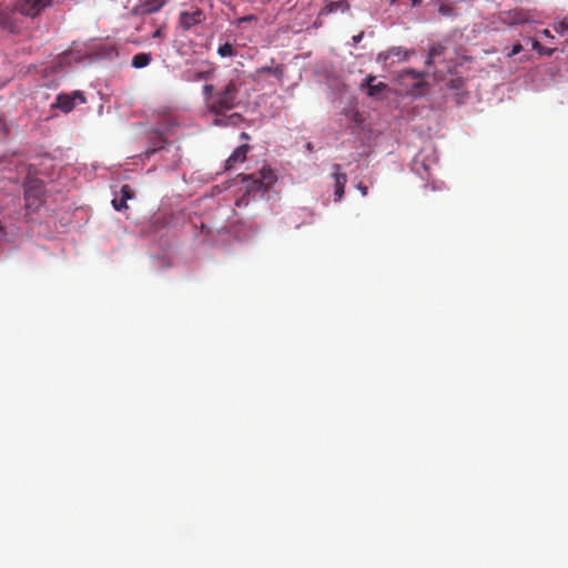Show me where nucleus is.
<instances>
[{
  "label": "nucleus",
  "mask_w": 568,
  "mask_h": 568,
  "mask_svg": "<svg viewBox=\"0 0 568 568\" xmlns=\"http://www.w3.org/2000/svg\"><path fill=\"white\" fill-rule=\"evenodd\" d=\"M363 37H364V32H361V33H358L357 36H354V37H353V42H354V43H358V42H361V41H362V39H363Z\"/></svg>",
  "instance_id": "c85d7f7f"
},
{
  "label": "nucleus",
  "mask_w": 568,
  "mask_h": 568,
  "mask_svg": "<svg viewBox=\"0 0 568 568\" xmlns=\"http://www.w3.org/2000/svg\"><path fill=\"white\" fill-rule=\"evenodd\" d=\"M252 21H257V17L254 14H247V16L239 18L237 24L242 26L243 23H247V22H252Z\"/></svg>",
  "instance_id": "b1692460"
},
{
  "label": "nucleus",
  "mask_w": 568,
  "mask_h": 568,
  "mask_svg": "<svg viewBox=\"0 0 568 568\" xmlns=\"http://www.w3.org/2000/svg\"><path fill=\"white\" fill-rule=\"evenodd\" d=\"M422 0H412L413 4H418L420 3Z\"/></svg>",
  "instance_id": "f704fd0d"
},
{
  "label": "nucleus",
  "mask_w": 568,
  "mask_h": 568,
  "mask_svg": "<svg viewBox=\"0 0 568 568\" xmlns=\"http://www.w3.org/2000/svg\"><path fill=\"white\" fill-rule=\"evenodd\" d=\"M408 74H410L413 78L417 79L420 77V73H418L417 71L415 70H408L407 71Z\"/></svg>",
  "instance_id": "c756f323"
},
{
  "label": "nucleus",
  "mask_w": 568,
  "mask_h": 568,
  "mask_svg": "<svg viewBox=\"0 0 568 568\" xmlns=\"http://www.w3.org/2000/svg\"><path fill=\"white\" fill-rule=\"evenodd\" d=\"M165 26H160L152 34L153 39H161L163 40L165 38Z\"/></svg>",
  "instance_id": "393cba45"
},
{
  "label": "nucleus",
  "mask_w": 568,
  "mask_h": 568,
  "mask_svg": "<svg viewBox=\"0 0 568 568\" xmlns=\"http://www.w3.org/2000/svg\"><path fill=\"white\" fill-rule=\"evenodd\" d=\"M205 20V16L201 9L195 11H182L179 16L180 27L184 30H190L192 27L201 24Z\"/></svg>",
  "instance_id": "0eeeda50"
},
{
  "label": "nucleus",
  "mask_w": 568,
  "mask_h": 568,
  "mask_svg": "<svg viewBox=\"0 0 568 568\" xmlns=\"http://www.w3.org/2000/svg\"><path fill=\"white\" fill-rule=\"evenodd\" d=\"M342 166L339 164L333 165V176L335 180V192H334V201L339 202L344 196L345 185L347 183V175L341 172Z\"/></svg>",
  "instance_id": "1a4fd4ad"
},
{
  "label": "nucleus",
  "mask_w": 568,
  "mask_h": 568,
  "mask_svg": "<svg viewBox=\"0 0 568 568\" xmlns=\"http://www.w3.org/2000/svg\"><path fill=\"white\" fill-rule=\"evenodd\" d=\"M203 93L205 95L206 99H211L212 100V97L214 95L215 91H214V87L212 84H205L203 87Z\"/></svg>",
  "instance_id": "a878e982"
},
{
  "label": "nucleus",
  "mask_w": 568,
  "mask_h": 568,
  "mask_svg": "<svg viewBox=\"0 0 568 568\" xmlns=\"http://www.w3.org/2000/svg\"><path fill=\"white\" fill-rule=\"evenodd\" d=\"M166 4V0H138L131 9V14L135 17L156 13Z\"/></svg>",
  "instance_id": "39448f33"
},
{
  "label": "nucleus",
  "mask_w": 568,
  "mask_h": 568,
  "mask_svg": "<svg viewBox=\"0 0 568 568\" xmlns=\"http://www.w3.org/2000/svg\"><path fill=\"white\" fill-rule=\"evenodd\" d=\"M217 53L222 58L232 57L234 54L233 45L231 43L226 42L219 47Z\"/></svg>",
  "instance_id": "a211bd4d"
},
{
  "label": "nucleus",
  "mask_w": 568,
  "mask_h": 568,
  "mask_svg": "<svg viewBox=\"0 0 568 568\" xmlns=\"http://www.w3.org/2000/svg\"><path fill=\"white\" fill-rule=\"evenodd\" d=\"M212 77V71L211 70H207V71H201V72H196L194 73V75L192 78H190L191 80H194V81H199V80H207Z\"/></svg>",
  "instance_id": "412c9836"
},
{
  "label": "nucleus",
  "mask_w": 568,
  "mask_h": 568,
  "mask_svg": "<svg viewBox=\"0 0 568 568\" xmlns=\"http://www.w3.org/2000/svg\"><path fill=\"white\" fill-rule=\"evenodd\" d=\"M63 0H18L17 10L27 17L36 18L45 8L51 7L53 3H61Z\"/></svg>",
  "instance_id": "20e7f679"
},
{
  "label": "nucleus",
  "mask_w": 568,
  "mask_h": 568,
  "mask_svg": "<svg viewBox=\"0 0 568 568\" xmlns=\"http://www.w3.org/2000/svg\"><path fill=\"white\" fill-rule=\"evenodd\" d=\"M357 189L361 191V193H362V195H363V196H366V195H367V193H368V189H367V186H366V185H364L363 183H359V184L357 185Z\"/></svg>",
  "instance_id": "cd10ccee"
},
{
  "label": "nucleus",
  "mask_w": 568,
  "mask_h": 568,
  "mask_svg": "<svg viewBox=\"0 0 568 568\" xmlns=\"http://www.w3.org/2000/svg\"><path fill=\"white\" fill-rule=\"evenodd\" d=\"M112 205L116 211H121L123 209H128L126 201L123 200V197L120 199H113Z\"/></svg>",
  "instance_id": "4be33fe9"
},
{
  "label": "nucleus",
  "mask_w": 568,
  "mask_h": 568,
  "mask_svg": "<svg viewBox=\"0 0 568 568\" xmlns=\"http://www.w3.org/2000/svg\"><path fill=\"white\" fill-rule=\"evenodd\" d=\"M349 8L351 6L347 0L325 1L324 7L320 11V16H328L337 11L346 12Z\"/></svg>",
  "instance_id": "9b49d317"
},
{
  "label": "nucleus",
  "mask_w": 568,
  "mask_h": 568,
  "mask_svg": "<svg viewBox=\"0 0 568 568\" xmlns=\"http://www.w3.org/2000/svg\"><path fill=\"white\" fill-rule=\"evenodd\" d=\"M306 149H307L308 151H313V144H312L311 142H308V143L306 144Z\"/></svg>",
  "instance_id": "72a5a7b5"
},
{
  "label": "nucleus",
  "mask_w": 568,
  "mask_h": 568,
  "mask_svg": "<svg viewBox=\"0 0 568 568\" xmlns=\"http://www.w3.org/2000/svg\"><path fill=\"white\" fill-rule=\"evenodd\" d=\"M408 58V53L403 51L400 47H394L388 51L381 52L377 55V62L384 63L385 65L393 64L395 62L405 61Z\"/></svg>",
  "instance_id": "6e6552de"
},
{
  "label": "nucleus",
  "mask_w": 568,
  "mask_h": 568,
  "mask_svg": "<svg viewBox=\"0 0 568 568\" xmlns=\"http://www.w3.org/2000/svg\"><path fill=\"white\" fill-rule=\"evenodd\" d=\"M276 174L272 169L263 168L256 178L247 176L244 179L246 182V193L254 196L260 193L261 196L276 182Z\"/></svg>",
  "instance_id": "f03ea898"
},
{
  "label": "nucleus",
  "mask_w": 568,
  "mask_h": 568,
  "mask_svg": "<svg viewBox=\"0 0 568 568\" xmlns=\"http://www.w3.org/2000/svg\"><path fill=\"white\" fill-rule=\"evenodd\" d=\"M445 50H446L445 45H443L440 43L432 45L429 49V52H428L426 63L432 64L436 58H438L445 53Z\"/></svg>",
  "instance_id": "dca6fc26"
},
{
  "label": "nucleus",
  "mask_w": 568,
  "mask_h": 568,
  "mask_svg": "<svg viewBox=\"0 0 568 568\" xmlns=\"http://www.w3.org/2000/svg\"><path fill=\"white\" fill-rule=\"evenodd\" d=\"M532 49L538 51V53L546 55H551L554 51L552 49H546L537 40H532Z\"/></svg>",
  "instance_id": "6ab92c4d"
},
{
  "label": "nucleus",
  "mask_w": 568,
  "mask_h": 568,
  "mask_svg": "<svg viewBox=\"0 0 568 568\" xmlns=\"http://www.w3.org/2000/svg\"><path fill=\"white\" fill-rule=\"evenodd\" d=\"M134 196V192L131 189L130 185L124 184L121 187V197H123L124 201L131 200Z\"/></svg>",
  "instance_id": "aec40b11"
},
{
  "label": "nucleus",
  "mask_w": 568,
  "mask_h": 568,
  "mask_svg": "<svg viewBox=\"0 0 568 568\" xmlns=\"http://www.w3.org/2000/svg\"><path fill=\"white\" fill-rule=\"evenodd\" d=\"M438 12L442 14V16H452L454 13V8L450 7V6H447V4H442L439 8H438Z\"/></svg>",
  "instance_id": "5701e85b"
},
{
  "label": "nucleus",
  "mask_w": 568,
  "mask_h": 568,
  "mask_svg": "<svg viewBox=\"0 0 568 568\" xmlns=\"http://www.w3.org/2000/svg\"><path fill=\"white\" fill-rule=\"evenodd\" d=\"M376 78L373 75L367 77L366 85L368 89V95L375 97L386 89V84L384 82L375 83Z\"/></svg>",
  "instance_id": "4468645a"
},
{
  "label": "nucleus",
  "mask_w": 568,
  "mask_h": 568,
  "mask_svg": "<svg viewBox=\"0 0 568 568\" xmlns=\"http://www.w3.org/2000/svg\"><path fill=\"white\" fill-rule=\"evenodd\" d=\"M26 206L38 209L42 204L44 186L41 180L28 178L23 184Z\"/></svg>",
  "instance_id": "7ed1b4c3"
},
{
  "label": "nucleus",
  "mask_w": 568,
  "mask_h": 568,
  "mask_svg": "<svg viewBox=\"0 0 568 568\" xmlns=\"http://www.w3.org/2000/svg\"><path fill=\"white\" fill-rule=\"evenodd\" d=\"M526 20L521 19V18H517V22H525Z\"/></svg>",
  "instance_id": "c9c22d12"
},
{
  "label": "nucleus",
  "mask_w": 568,
  "mask_h": 568,
  "mask_svg": "<svg viewBox=\"0 0 568 568\" xmlns=\"http://www.w3.org/2000/svg\"><path fill=\"white\" fill-rule=\"evenodd\" d=\"M240 138H241L242 140H248V139H250V135H248L246 132H242V133H241V135H240Z\"/></svg>",
  "instance_id": "473e14b6"
},
{
  "label": "nucleus",
  "mask_w": 568,
  "mask_h": 568,
  "mask_svg": "<svg viewBox=\"0 0 568 568\" xmlns=\"http://www.w3.org/2000/svg\"><path fill=\"white\" fill-rule=\"evenodd\" d=\"M243 82L239 79H231L229 82L215 90L212 102L209 106L210 111L215 115H222L227 111L236 108L240 102V91Z\"/></svg>",
  "instance_id": "f257e3e1"
},
{
  "label": "nucleus",
  "mask_w": 568,
  "mask_h": 568,
  "mask_svg": "<svg viewBox=\"0 0 568 568\" xmlns=\"http://www.w3.org/2000/svg\"><path fill=\"white\" fill-rule=\"evenodd\" d=\"M260 73H271L275 75L276 78L281 79L284 75V68L283 65H276V67H262L258 69Z\"/></svg>",
  "instance_id": "f3484780"
},
{
  "label": "nucleus",
  "mask_w": 568,
  "mask_h": 568,
  "mask_svg": "<svg viewBox=\"0 0 568 568\" xmlns=\"http://www.w3.org/2000/svg\"><path fill=\"white\" fill-rule=\"evenodd\" d=\"M244 121V118L240 113H232L226 115H215L214 124L217 126H237Z\"/></svg>",
  "instance_id": "f8f14e48"
},
{
  "label": "nucleus",
  "mask_w": 568,
  "mask_h": 568,
  "mask_svg": "<svg viewBox=\"0 0 568 568\" xmlns=\"http://www.w3.org/2000/svg\"><path fill=\"white\" fill-rule=\"evenodd\" d=\"M250 150L248 144H242L226 160V169H232L236 163L244 162Z\"/></svg>",
  "instance_id": "ddd939ff"
},
{
  "label": "nucleus",
  "mask_w": 568,
  "mask_h": 568,
  "mask_svg": "<svg viewBox=\"0 0 568 568\" xmlns=\"http://www.w3.org/2000/svg\"><path fill=\"white\" fill-rule=\"evenodd\" d=\"M541 33H542L546 38H552V36H551V33H550V31H549L548 29H544V30L541 31Z\"/></svg>",
  "instance_id": "2f4dec72"
},
{
  "label": "nucleus",
  "mask_w": 568,
  "mask_h": 568,
  "mask_svg": "<svg viewBox=\"0 0 568 568\" xmlns=\"http://www.w3.org/2000/svg\"><path fill=\"white\" fill-rule=\"evenodd\" d=\"M151 60H152V57L150 53L141 52V53L133 55L131 64H132V67H134L136 69H142V68L149 65Z\"/></svg>",
  "instance_id": "2eb2a0df"
},
{
  "label": "nucleus",
  "mask_w": 568,
  "mask_h": 568,
  "mask_svg": "<svg viewBox=\"0 0 568 568\" xmlns=\"http://www.w3.org/2000/svg\"><path fill=\"white\" fill-rule=\"evenodd\" d=\"M77 99H79L81 103L85 102V98L81 91H74L72 94L61 93L57 97V100L52 106L68 113L74 108V101Z\"/></svg>",
  "instance_id": "423d86ee"
},
{
  "label": "nucleus",
  "mask_w": 568,
  "mask_h": 568,
  "mask_svg": "<svg viewBox=\"0 0 568 568\" xmlns=\"http://www.w3.org/2000/svg\"><path fill=\"white\" fill-rule=\"evenodd\" d=\"M523 51V45L517 43L513 47V49L510 50V52L507 53V57L508 58H511L518 53H520Z\"/></svg>",
  "instance_id": "bb28decb"
},
{
  "label": "nucleus",
  "mask_w": 568,
  "mask_h": 568,
  "mask_svg": "<svg viewBox=\"0 0 568 568\" xmlns=\"http://www.w3.org/2000/svg\"><path fill=\"white\" fill-rule=\"evenodd\" d=\"M566 30H568V22H561V23H560V30H559V31H560V32H564V31H566Z\"/></svg>",
  "instance_id": "7c9ffc66"
},
{
  "label": "nucleus",
  "mask_w": 568,
  "mask_h": 568,
  "mask_svg": "<svg viewBox=\"0 0 568 568\" xmlns=\"http://www.w3.org/2000/svg\"><path fill=\"white\" fill-rule=\"evenodd\" d=\"M170 129H165L163 131H153L150 136V148L145 151L146 156H150L162 150L166 145V140L164 139V134L169 133Z\"/></svg>",
  "instance_id": "9d476101"
}]
</instances>
